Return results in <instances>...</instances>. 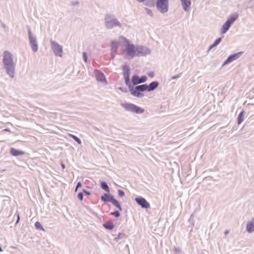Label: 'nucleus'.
I'll list each match as a JSON object with an SVG mask.
<instances>
[{"label": "nucleus", "mask_w": 254, "mask_h": 254, "mask_svg": "<svg viewBox=\"0 0 254 254\" xmlns=\"http://www.w3.org/2000/svg\"><path fill=\"white\" fill-rule=\"evenodd\" d=\"M2 61L7 74L11 78L14 77L15 64L13 63L12 54L8 51H4L3 54Z\"/></svg>", "instance_id": "nucleus-1"}, {"label": "nucleus", "mask_w": 254, "mask_h": 254, "mask_svg": "<svg viewBox=\"0 0 254 254\" xmlns=\"http://www.w3.org/2000/svg\"><path fill=\"white\" fill-rule=\"evenodd\" d=\"M126 56L129 58H132L136 56H138L139 52L138 49L135 48L132 44H130L128 41L125 39Z\"/></svg>", "instance_id": "nucleus-2"}, {"label": "nucleus", "mask_w": 254, "mask_h": 254, "mask_svg": "<svg viewBox=\"0 0 254 254\" xmlns=\"http://www.w3.org/2000/svg\"><path fill=\"white\" fill-rule=\"evenodd\" d=\"M123 107L130 112H134L136 114H141L144 112V109L130 103H126L122 105Z\"/></svg>", "instance_id": "nucleus-3"}, {"label": "nucleus", "mask_w": 254, "mask_h": 254, "mask_svg": "<svg viewBox=\"0 0 254 254\" xmlns=\"http://www.w3.org/2000/svg\"><path fill=\"white\" fill-rule=\"evenodd\" d=\"M238 15H235L231 16L229 18L227 21L223 24L221 29V33L222 34L225 33L229 29L231 25L234 22V21L238 18Z\"/></svg>", "instance_id": "nucleus-4"}, {"label": "nucleus", "mask_w": 254, "mask_h": 254, "mask_svg": "<svg viewBox=\"0 0 254 254\" xmlns=\"http://www.w3.org/2000/svg\"><path fill=\"white\" fill-rule=\"evenodd\" d=\"M157 7L159 10L165 13L168 11V0H157Z\"/></svg>", "instance_id": "nucleus-5"}, {"label": "nucleus", "mask_w": 254, "mask_h": 254, "mask_svg": "<svg viewBox=\"0 0 254 254\" xmlns=\"http://www.w3.org/2000/svg\"><path fill=\"white\" fill-rule=\"evenodd\" d=\"M52 48L54 53L60 57H62L63 53V49L61 46L55 42L51 41Z\"/></svg>", "instance_id": "nucleus-6"}, {"label": "nucleus", "mask_w": 254, "mask_h": 254, "mask_svg": "<svg viewBox=\"0 0 254 254\" xmlns=\"http://www.w3.org/2000/svg\"><path fill=\"white\" fill-rule=\"evenodd\" d=\"M131 80L134 85H136L145 82L147 80V77L145 76H142L139 78L138 76L134 75L132 77Z\"/></svg>", "instance_id": "nucleus-7"}, {"label": "nucleus", "mask_w": 254, "mask_h": 254, "mask_svg": "<svg viewBox=\"0 0 254 254\" xmlns=\"http://www.w3.org/2000/svg\"><path fill=\"white\" fill-rule=\"evenodd\" d=\"M138 204L140 205L142 208H148L150 207V204L143 197H136L135 199Z\"/></svg>", "instance_id": "nucleus-8"}, {"label": "nucleus", "mask_w": 254, "mask_h": 254, "mask_svg": "<svg viewBox=\"0 0 254 254\" xmlns=\"http://www.w3.org/2000/svg\"><path fill=\"white\" fill-rule=\"evenodd\" d=\"M123 72L126 83L127 84L129 81V69L127 65L123 66Z\"/></svg>", "instance_id": "nucleus-9"}, {"label": "nucleus", "mask_w": 254, "mask_h": 254, "mask_svg": "<svg viewBox=\"0 0 254 254\" xmlns=\"http://www.w3.org/2000/svg\"><path fill=\"white\" fill-rule=\"evenodd\" d=\"M241 54V53H238L232 55L230 56L228 59L224 62V64H227L230 62H233V61L236 60L239 57V55Z\"/></svg>", "instance_id": "nucleus-10"}, {"label": "nucleus", "mask_w": 254, "mask_h": 254, "mask_svg": "<svg viewBox=\"0 0 254 254\" xmlns=\"http://www.w3.org/2000/svg\"><path fill=\"white\" fill-rule=\"evenodd\" d=\"M94 72L97 80L102 82L105 81V78L103 73L98 70H95Z\"/></svg>", "instance_id": "nucleus-11"}, {"label": "nucleus", "mask_w": 254, "mask_h": 254, "mask_svg": "<svg viewBox=\"0 0 254 254\" xmlns=\"http://www.w3.org/2000/svg\"><path fill=\"white\" fill-rule=\"evenodd\" d=\"M10 153L12 156H14L22 155L25 154L24 152L20 150H18L14 148H10Z\"/></svg>", "instance_id": "nucleus-12"}, {"label": "nucleus", "mask_w": 254, "mask_h": 254, "mask_svg": "<svg viewBox=\"0 0 254 254\" xmlns=\"http://www.w3.org/2000/svg\"><path fill=\"white\" fill-rule=\"evenodd\" d=\"M30 43L32 49V50L34 52H36L38 50V45L36 43V40L31 37H30Z\"/></svg>", "instance_id": "nucleus-13"}, {"label": "nucleus", "mask_w": 254, "mask_h": 254, "mask_svg": "<svg viewBox=\"0 0 254 254\" xmlns=\"http://www.w3.org/2000/svg\"><path fill=\"white\" fill-rule=\"evenodd\" d=\"M158 86V83L156 81L151 82L149 85H147V91H151L154 90Z\"/></svg>", "instance_id": "nucleus-14"}, {"label": "nucleus", "mask_w": 254, "mask_h": 254, "mask_svg": "<svg viewBox=\"0 0 254 254\" xmlns=\"http://www.w3.org/2000/svg\"><path fill=\"white\" fill-rule=\"evenodd\" d=\"M113 198V197L112 195L109 194L105 193L103 195L101 196V199L102 201L105 202H111Z\"/></svg>", "instance_id": "nucleus-15"}, {"label": "nucleus", "mask_w": 254, "mask_h": 254, "mask_svg": "<svg viewBox=\"0 0 254 254\" xmlns=\"http://www.w3.org/2000/svg\"><path fill=\"white\" fill-rule=\"evenodd\" d=\"M181 2L184 9L187 10L190 5V0H181Z\"/></svg>", "instance_id": "nucleus-16"}, {"label": "nucleus", "mask_w": 254, "mask_h": 254, "mask_svg": "<svg viewBox=\"0 0 254 254\" xmlns=\"http://www.w3.org/2000/svg\"><path fill=\"white\" fill-rule=\"evenodd\" d=\"M247 230L249 233L254 231V221L249 222L247 224Z\"/></svg>", "instance_id": "nucleus-17"}, {"label": "nucleus", "mask_w": 254, "mask_h": 254, "mask_svg": "<svg viewBox=\"0 0 254 254\" xmlns=\"http://www.w3.org/2000/svg\"><path fill=\"white\" fill-rule=\"evenodd\" d=\"M136 89L138 90L139 92H143L144 91H147V85L143 84L136 86Z\"/></svg>", "instance_id": "nucleus-18"}, {"label": "nucleus", "mask_w": 254, "mask_h": 254, "mask_svg": "<svg viewBox=\"0 0 254 254\" xmlns=\"http://www.w3.org/2000/svg\"><path fill=\"white\" fill-rule=\"evenodd\" d=\"M131 94L136 97H140L142 96V94H141L138 90L136 89V87L134 89H132L130 90Z\"/></svg>", "instance_id": "nucleus-19"}, {"label": "nucleus", "mask_w": 254, "mask_h": 254, "mask_svg": "<svg viewBox=\"0 0 254 254\" xmlns=\"http://www.w3.org/2000/svg\"><path fill=\"white\" fill-rule=\"evenodd\" d=\"M114 205H115L116 207H117L120 210H122V207L121 206V205L120 204V203L118 202V200H116L115 199L113 198L111 201Z\"/></svg>", "instance_id": "nucleus-20"}, {"label": "nucleus", "mask_w": 254, "mask_h": 254, "mask_svg": "<svg viewBox=\"0 0 254 254\" xmlns=\"http://www.w3.org/2000/svg\"><path fill=\"white\" fill-rule=\"evenodd\" d=\"M104 227L108 229L112 230L114 228V225L112 222H108L103 225Z\"/></svg>", "instance_id": "nucleus-21"}, {"label": "nucleus", "mask_w": 254, "mask_h": 254, "mask_svg": "<svg viewBox=\"0 0 254 254\" xmlns=\"http://www.w3.org/2000/svg\"><path fill=\"white\" fill-rule=\"evenodd\" d=\"M244 121V112H242L240 113L238 117V124H241Z\"/></svg>", "instance_id": "nucleus-22"}, {"label": "nucleus", "mask_w": 254, "mask_h": 254, "mask_svg": "<svg viewBox=\"0 0 254 254\" xmlns=\"http://www.w3.org/2000/svg\"><path fill=\"white\" fill-rule=\"evenodd\" d=\"M101 186L102 189L104 190L105 191L107 192L110 191L109 187L105 182H102L101 184Z\"/></svg>", "instance_id": "nucleus-23"}, {"label": "nucleus", "mask_w": 254, "mask_h": 254, "mask_svg": "<svg viewBox=\"0 0 254 254\" xmlns=\"http://www.w3.org/2000/svg\"><path fill=\"white\" fill-rule=\"evenodd\" d=\"M68 135L69 136L72 137L75 141H76L78 143V144H81V141L80 140V139L78 138L76 136H75V135H73L72 134H70V133H68Z\"/></svg>", "instance_id": "nucleus-24"}, {"label": "nucleus", "mask_w": 254, "mask_h": 254, "mask_svg": "<svg viewBox=\"0 0 254 254\" xmlns=\"http://www.w3.org/2000/svg\"><path fill=\"white\" fill-rule=\"evenodd\" d=\"M221 38H219L217 39L215 41L214 43L211 46H210L209 49H211L213 47L216 46V45H218L220 43V42H221Z\"/></svg>", "instance_id": "nucleus-25"}, {"label": "nucleus", "mask_w": 254, "mask_h": 254, "mask_svg": "<svg viewBox=\"0 0 254 254\" xmlns=\"http://www.w3.org/2000/svg\"><path fill=\"white\" fill-rule=\"evenodd\" d=\"M118 43L116 42H113L112 44V50L116 51L118 47Z\"/></svg>", "instance_id": "nucleus-26"}, {"label": "nucleus", "mask_w": 254, "mask_h": 254, "mask_svg": "<svg viewBox=\"0 0 254 254\" xmlns=\"http://www.w3.org/2000/svg\"><path fill=\"white\" fill-rule=\"evenodd\" d=\"M111 214L115 216L116 217H119L120 215V213L118 211H115L114 212H111Z\"/></svg>", "instance_id": "nucleus-27"}, {"label": "nucleus", "mask_w": 254, "mask_h": 254, "mask_svg": "<svg viewBox=\"0 0 254 254\" xmlns=\"http://www.w3.org/2000/svg\"><path fill=\"white\" fill-rule=\"evenodd\" d=\"M35 225L37 229H40L42 228L41 224L39 222H36L35 224Z\"/></svg>", "instance_id": "nucleus-28"}, {"label": "nucleus", "mask_w": 254, "mask_h": 254, "mask_svg": "<svg viewBox=\"0 0 254 254\" xmlns=\"http://www.w3.org/2000/svg\"><path fill=\"white\" fill-rule=\"evenodd\" d=\"M118 194L120 196L123 197L124 196L125 193L123 190H118Z\"/></svg>", "instance_id": "nucleus-29"}, {"label": "nucleus", "mask_w": 254, "mask_h": 254, "mask_svg": "<svg viewBox=\"0 0 254 254\" xmlns=\"http://www.w3.org/2000/svg\"><path fill=\"white\" fill-rule=\"evenodd\" d=\"M77 197L78 198V199L82 201L83 200V194L82 192H79L78 194V195H77Z\"/></svg>", "instance_id": "nucleus-30"}, {"label": "nucleus", "mask_w": 254, "mask_h": 254, "mask_svg": "<svg viewBox=\"0 0 254 254\" xmlns=\"http://www.w3.org/2000/svg\"><path fill=\"white\" fill-rule=\"evenodd\" d=\"M81 185H81V183L80 182H78V183H77V185H76V188H75V192H76V191H77L78 188H80V187H81Z\"/></svg>", "instance_id": "nucleus-31"}, {"label": "nucleus", "mask_w": 254, "mask_h": 254, "mask_svg": "<svg viewBox=\"0 0 254 254\" xmlns=\"http://www.w3.org/2000/svg\"><path fill=\"white\" fill-rule=\"evenodd\" d=\"M83 59H84V60L85 62H87V55H86V53L85 52H84L83 54Z\"/></svg>", "instance_id": "nucleus-32"}, {"label": "nucleus", "mask_w": 254, "mask_h": 254, "mask_svg": "<svg viewBox=\"0 0 254 254\" xmlns=\"http://www.w3.org/2000/svg\"><path fill=\"white\" fill-rule=\"evenodd\" d=\"M83 192L84 193L85 195H89L90 194V193L89 191H86V190H83Z\"/></svg>", "instance_id": "nucleus-33"}, {"label": "nucleus", "mask_w": 254, "mask_h": 254, "mask_svg": "<svg viewBox=\"0 0 254 254\" xmlns=\"http://www.w3.org/2000/svg\"><path fill=\"white\" fill-rule=\"evenodd\" d=\"M113 22L114 23L115 25H119V22L116 20H114Z\"/></svg>", "instance_id": "nucleus-34"}, {"label": "nucleus", "mask_w": 254, "mask_h": 254, "mask_svg": "<svg viewBox=\"0 0 254 254\" xmlns=\"http://www.w3.org/2000/svg\"><path fill=\"white\" fill-rule=\"evenodd\" d=\"M147 13L150 15H152V13L151 12V11L149 9H147Z\"/></svg>", "instance_id": "nucleus-35"}, {"label": "nucleus", "mask_w": 254, "mask_h": 254, "mask_svg": "<svg viewBox=\"0 0 254 254\" xmlns=\"http://www.w3.org/2000/svg\"><path fill=\"white\" fill-rule=\"evenodd\" d=\"M19 218H19V214H17V221H16V224H17V223L18 222V221H19Z\"/></svg>", "instance_id": "nucleus-36"}, {"label": "nucleus", "mask_w": 254, "mask_h": 254, "mask_svg": "<svg viewBox=\"0 0 254 254\" xmlns=\"http://www.w3.org/2000/svg\"><path fill=\"white\" fill-rule=\"evenodd\" d=\"M3 131L10 132V130L7 128L3 129Z\"/></svg>", "instance_id": "nucleus-37"}, {"label": "nucleus", "mask_w": 254, "mask_h": 254, "mask_svg": "<svg viewBox=\"0 0 254 254\" xmlns=\"http://www.w3.org/2000/svg\"><path fill=\"white\" fill-rule=\"evenodd\" d=\"M62 167H63V169H64V165L63 164L62 165Z\"/></svg>", "instance_id": "nucleus-38"}, {"label": "nucleus", "mask_w": 254, "mask_h": 254, "mask_svg": "<svg viewBox=\"0 0 254 254\" xmlns=\"http://www.w3.org/2000/svg\"><path fill=\"white\" fill-rule=\"evenodd\" d=\"M149 76H151V77H152V76H153V75H152V74H149Z\"/></svg>", "instance_id": "nucleus-39"}, {"label": "nucleus", "mask_w": 254, "mask_h": 254, "mask_svg": "<svg viewBox=\"0 0 254 254\" xmlns=\"http://www.w3.org/2000/svg\"><path fill=\"white\" fill-rule=\"evenodd\" d=\"M228 233V232L227 231H226L225 233V234H227Z\"/></svg>", "instance_id": "nucleus-40"}]
</instances>
